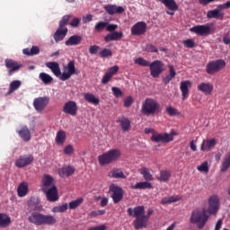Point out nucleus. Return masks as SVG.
<instances>
[{
  "label": "nucleus",
  "instance_id": "1",
  "mask_svg": "<svg viewBox=\"0 0 230 230\" xmlns=\"http://www.w3.org/2000/svg\"><path fill=\"white\" fill-rule=\"evenodd\" d=\"M128 215L136 218L133 221L136 230L146 229L148 227V219L154 215V209L148 208L147 214L145 215V206H137L134 208H128Z\"/></svg>",
  "mask_w": 230,
  "mask_h": 230
},
{
  "label": "nucleus",
  "instance_id": "2",
  "mask_svg": "<svg viewBox=\"0 0 230 230\" xmlns=\"http://www.w3.org/2000/svg\"><path fill=\"white\" fill-rule=\"evenodd\" d=\"M27 220L30 224L34 226H55L57 224V218L51 215H44L40 212L27 213Z\"/></svg>",
  "mask_w": 230,
  "mask_h": 230
},
{
  "label": "nucleus",
  "instance_id": "3",
  "mask_svg": "<svg viewBox=\"0 0 230 230\" xmlns=\"http://www.w3.org/2000/svg\"><path fill=\"white\" fill-rule=\"evenodd\" d=\"M73 18L72 14H66L62 17L59 21L58 27L55 33L53 34V39L55 42H62L64 39H66L69 29H67V24H69V21Z\"/></svg>",
  "mask_w": 230,
  "mask_h": 230
},
{
  "label": "nucleus",
  "instance_id": "4",
  "mask_svg": "<svg viewBox=\"0 0 230 230\" xmlns=\"http://www.w3.org/2000/svg\"><path fill=\"white\" fill-rule=\"evenodd\" d=\"M119 157H121L119 149H111L98 156V163L101 166H105V164H111L114 161H118Z\"/></svg>",
  "mask_w": 230,
  "mask_h": 230
},
{
  "label": "nucleus",
  "instance_id": "5",
  "mask_svg": "<svg viewBox=\"0 0 230 230\" xmlns=\"http://www.w3.org/2000/svg\"><path fill=\"white\" fill-rule=\"evenodd\" d=\"M208 218L209 216H208V211H206V209H195L191 213L190 222V224H198V228L203 229Z\"/></svg>",
  "mask_w": 230,
  "mask_h": 230
},
{
  "label": "nucleus",
  "instance_id": "6",
  "mask_svg": "<svg viewBox=\"0 0 230 230\" xmlns=\"http://www.w3.org/2000/svg\"><path fill=\"white\" fill-rule=\"evenodd\" d=\"M160 110L161 104L155 99L146 98L142 103L141 112L145 116H151L152 114H155V112H159Z\"/></svg>",
  "mask_w": 230,
  "mask_h": 230
},
{
  "label": "nucleus",
  "instance_id": "7",
  "mask_svg": "<svg viewBox=\"0 0 230 230\" xmlns=\"http://www.w3.org/2000/svg\"><path fill=\"white\" fill-rule=\"evenodd\" d=\"M224 67H226V61L224 59H217L207 64L206 72L208 75H215L218 71H222Z\"/></svg>",
  "mask_w": 230,
  "mask_h": 230
},
{
  "label": "nucleus",
  "instance_id": "8",
  "mask_svg": "<svg viewBox=\"0 0 230 230\" xmlns=\"http://www.w3.org/2000/svg\"><path fill=\"white\" fill-rule=\"evenodd\" d=\"M150 75L153 78H159L164 71V64L161 60H155L149 63Z\"/></svg>",
  "mask_w": 230,
  "mask_h": 230
},
{
  "label": "nucleus",
  "instance_id": "9",
  "mask_svg": "<svg viewBox=\"0 0 230 230\" xmlns=\"http://www.w3.org/2000/svg\"><path fill=\"white\" fill-rule=\"evenodd\" d=\"M110 193H111V199L114 204H119V202L123 200V188L113 183L110 186Z\"/></svg>",
  "mask_w": 230,
  "mask_h": 230
},
{
  "label": "nucleus",
  "instance_id": "10",
  "mask_svg": "<svg viewBox=\"0 0 230 230\" xmlns=\"http://www.w3.org/2000/svg\"><path fill=\"white\" fill-rule=\"evenodd\" d=\"M73 75H76V66H75V61L71 60L66 66H64V72L61 74L60 80L66 82Z\"/></svg>",
  "mask_w": 230,
  "mask_h": 230
},
{
  "label": "nucleus",
  "instance_id": "11",
  "mask_svg": "<svg viewBox=\"0 0 230 230\" xmlns=\"http://www.w3.org/2000/svg\"><path fill=\"white\" fill-rule=\"evenodd\" d=\"M191 33H195L198 37H208L211 35V26L209 24L196 25L190 29Z\"/></svg>",
  "mask_w": 230,
  "mask_h": 230
},
{
  "label": "nucleus",
  "instance_id": "12",
  "mask_svg": "<svg viewBox=\"0 0 230 230\" xmlns=\"http://www.w3.org/2000/svg\"><path fill=\"white\" fill-rule=\"evenodd\" d=\"M34 160L35 158L33 157V155H20L15 161V166L17 168H25V166H30Z\"/></svg>",
  "mask_w": 230,
  "mask_h": 230
},
{
  "label": "nucleus",
  "instance_id": "13",
  "mask_svg": "<svg viewBox=\"0 0 230 230\" xmlns=\"http://www.w3.org/2000/svg\"><path fill=\"white\" fill-rule=\"evenodd\" d=\"M5 67L8 69V75L12 76L13 73H17L22 67V65L12 58H6L4 60Z\"/></svg>",
  "mask_w": 230,
  "mask_h": 230
},
{
  "label": "nucleus",
  "instance_id": "14",
  "mask_svg": "<svg viewBox=\"0 0 230 230\" xmlns=\"http://www.w3.org/2000/svg\"><path fill=\"white\" fill-rule=\"evenodd\" d=\"M62 111L69 116H76L78 114V105L75 101H68L64 104Z\"/></svg>",
  "mask_w": 230,
  "mask_h": 230
},
{
  "label": "nucleus",
  "instance_id": "15",
  "mask_svg": "<svg viewBox=\"0 0 230 230\" xmlns=\"http://www.w3.org/2000/svg\"><path fill=\"white\" fill-rule=\"evenodd\" d=\"M49 104V97H38L33 101V107L38 112H42Z\"/></svg>",
  "mask_w": 230,
  "mask_h": 230
},
{
  "label": "nucleus",
  "instance_id": "16",
  "mask_svg": "<svg viewBox=\"0 0 230 230\" xmlns=\"http://www.w3.org/2000/svg\"><path fill=\"white\" fill-rule=\"evenodd\" d=\"M43 193H45L49 202H57L58 200V190L57 186L53 185L49 189H43Z\"/></svg>",
  "mask_w": 230,
  "mask_h": 230
},
{
  "label": "nucleus",
  "instance_id": "17",
  "mask_svg": "<svg viewBox=\"0 0 230 230\" xmlns=\"http://www.w3.org/2000/svg\"><path fill=\"white\" fill-rule=\"evenodd\" d=\"M220 206V199L217 196H211L208 199V213L209 215H217L218 213V207Z\"/></svg>",
  "mask_w": 230,
  "mask_h": 230
},
{
  "label": "nucleus",
  "instance_id": "18",
  "mask_svg": "<svg viewBox=\"0 0 230 230\" xmlns=\"http://www.w3.org/2000/svg\"><path fill=\"white\" fill-rule=\"evenodd\" d=\"M151 141L155 143H170V141H173V137L167 133L153 134Z\"/></svg>",
  "mask_w": 230,
  "mask_h": 230
},
{
  "label": "nucleus",
  "instance_id": "19",
  "mask_svg": "<svg viewBox=\"0 0 230 230\" xmlns=\"http://www.w3.org/2000/svg\"><path fill=\"white\" fill-rule=\"evenodd\" d=\"M146 33V22H137L131 27V35H145Z\"/></svg>",
  "mask_w": 230,
  "mask_h": 230
},
{
  "label": "nucleus",
  "instance_id": "20",
  "mask_svg": "<svg viewBox=\"0 0 230 230\" xmlns=\"http://www.w3.org/2000/svg\"><path fill=\"white\" fill-rule=\"evenodd\" d=\"M104 10L109 15L123 13V12H125V8L123 6H118L116 4H107L104 6Z\"/></svg>",
  "mask_w": 230,
  "mask_h": 230
},
{
  "label": "nucleus",
  "instance_id": "21",
  "mask_svg": "<svg viewBox=\"0 0 230 230\" xmlns=\"http://www.w3.org/2000/svg\"><path fill=\"white\" fill-rule=\"evenodd\" d=\"M217 145V140L215 138L203 140L200 150L201 152H209Z\"/></svg>",
  "mask_w": 230,
  "mask_h": 230
},
{
  "label": "nucleus",
  "instance_id": "22",
  "mask_svg": "<svg viewBox=\"0 0 230 230\" xmlns=\"http://www.w3.org/2000/svg\"><path fill=\"white\" fill-rule=\"evenodd\" d=\"M190 87H191L190 81H182L180 85V89L181 91V96L183 100H186L190 95Z\"/></svg>",
  "mask_w": 230,
  "mask_h": 230
},
{
  "label": "nucleus",
  "instance_id": "23",
  "mask_svg": "<svg viewBox=\"0 0 230 230\" xmlns=\"http://www.w3.org/2000/svg\"><path fill=\"white\" fill-rule=\"evenodd\" d=\"M46 66L49 67V69H50L53 73V75H55V76L59 77L62 76V72L60 71V65H58V63L57 62H48L46 63Z\"/></svg>",
  "mask_w": 230,
  "mask_h": 230
},
{
  "label": "nucleus",
  "instance_id": "24",
  "mask_svg": "<svg viewBox=\"0 0 230 230\" xmlns=\"http://www.w3.org/2000/svg\"><path fill=\"white\" fill-rule=\"evenodd\" d=\"M224 12H220L217 9L209 10L207 13V19H219V21H222L224 19Z\"/></svg>",
  "mask_w": 230,
  "mask_h": 230
},
{
  "label": "nucleus",
  "instance_id": "25",
  "mask_svg": "<svg viewBox=\"0 0 230 230\" xmlns=\"http://www.w3.org/2000/svg\"><path fill=\"white\" fill-rule=\"evenodd\" d=\"M75 173V168L71 165H66L58 170L59 177H71Z\"/></svg>",
  "mask_w": 230,
  "mask_h": 230
},
{
  "label": "nucleus",
  "instance_id": "26",
  "mask_svg": "<svg viewBox=\"0 0 230 230\" xmlns=\"http://www.w3.org/2000/svg\"><path fill=\"white\" fill-rule=\"evenodd\" d=\"M119 39H123V32L113 31L107 34L104 37L105 42H112V40H119Z\"/></svg>",
  "mask_w": 230,
  "mask_h": 230
},
{
  "label": "nucleus",
  "instance_id": "27",
  "mask_svg": "<svg viewBox=\"0 0 230 230\" xmlns=\"http://www.w3.org/2000/svg\"><path fill=\"white\" fill-rule=\"evenodd\" d=\"M18 134L23 141L28 142L31 139V132L26 126H23L20 130H18Z\"/></svg>",
  "mask_w": 230,
  "mask_h": 230
},
{
  "label": "nucleus",
  "instance_id": "28",
  "mask_svg": "<svg viewBox=\"0 0 230 230\" xmlns=\"http://www.w3.org/2000/svg\"><path fill=\"white\" fill-rule=\"evenodd\" d=\"M198 90L204 94H211L213 93V84L209 83H201L198 85Z\"/></svg>",
  "mask_w": 230,
  "mask_h": 230
},
{
  "label": "nucleus",
  "instance_id": "29",
  "mask_svg": "<svg viewBox=\"0 0 230 230\" xmlns=\"http://www.w3.org/2000/svg\"><path fill=\"white\" fill-rule=\"evenodd\" d=\"M66 46H78L82 44V36L73 35L67 40L65 41Z\"/></svg>",
  "mask_w": 230,
  "mask_h": 230
},
{
  "label": "nucleus",
  "instance_id": "30",
  "mask_svg": "<svg viewBox=\"0 0 230 230\" xmlns=\"http://www.w3.org/2000/svg\"><path fill=\"white\" fill-rule=\"evenodd\" d=\"M28 182L22 181L18 185L17 193L18 197H26L28 195Z\"/></svg>",
  "mask_w": 230,
  "mask_h": 230
},
{
  "label": "nucleus",
  "instance_id": "31",
  "mask_svg": "<svg viewBox=\"0 0 230 230\" xmlns=\"http://www.w3.org/2000/svg\"><path fill=\"white\" fill-rule=\"evenodd\" d=\"M117 123H119L123 132H128L130 130V119L128 118L119 119L117 120Z\"/></svg>",
  "mask_w": 230,
  "mask_h": 230
},
{
  "label": "nucleus",
  "instance_id": "32",
  "mask_svg": "<svg viewBox=\"0 0 230 230\" xmlns=\"http://www.w3.org/2000/svg\"><path fill=\"white\" fill-rule=\"evenodd\" d=\"M53 177L49 174H45L42 179V190H49L53 186Z\"/></svg>",
  "mask_w": 230,
  "mask_h": 230
},
{
  "label": "nucleus",
  "instance_id": "33",
  "mask_svg": "<svg viewBox=\"0 0 230 230\" xmlns=\"http://www.w3.org/2000/svg\"><path fill=\"white\" fill-rule=\"evenodd\" d=\"M177 73L175 72V68H173V65L169 66V75L163 77V82L165 84H168L172 80H173V77L176 76Z\"/></svg>",
  "mask_w": 230,
  "mask_h": 230
},
{
  "label": "nucleus",
  "instance_id": "34",
  "mask_svg": "<svg viewBox=\"0 0 230 230\" xmlns=\"http://www.w3.org/2000/svg\"><path fill=\"white\" fill-rule=\"evenodd\" d=\"M132 190H152V183L148 181L137 182L135 185L131 186Z\"/></svg>",
  "mask_w": 230,
  "mask_h": 230
},
{
  "label": "nucleus",
  "instance_id": "35",
  "mask_svg": "<svg viewBox=\"0 0 230 230\" xmlns=\"http://www.w3.org/2000/svg\"><path fill=\"white\" fill-rule=\"evenodd\" d=\"M66 131L58 130L57 132L56 138H55L56 144L62 146L64 145V143H66Z\"/></svg>",
  "mask_w": 230,
  "mask_h": 230
},
{
  "label": "nucleus",
  "instance_id": "36",
  "mask_svg": "<svg viewBox=\"0 0 230 230\" xmlns=\"http://www.w3.org/2000/svg\"><path fill=\"white\" fill-rule=\"evenodd\" d=\"M22 53L28 57H33L34 55H39L40 53V49L37 46H32L31 49H24Z\"/></svg>",
  "mask_w": 230,
  "mask_h": 230
},
{
  "label": "nucleus",
  "instance_id": "37",
  "mask_svg": "<svg viewBox=\"0 0 230 230\" xmlns=\"http://www.w3.org/2000/svg\"><path fill=\"white\" fill-rule=\"evenodd\" d=\"M21 85H22V83L19 80H14V81L11 82V84L9 85V91L7 92V95H10L13 93H15V91H17V89H19V87H21Z\"/></svg>",
  "mask_w": 230,
  "mask_h": 230
},
{
  "label": "nucleus",
  "instance_id": "38",
  "mask_svg": "<svg viewBox=\"0 0 230 230\" xmlns=\"http://www.w3.org/2000/svg\"><path fill=\"white\" fill-rule=\"evenodd\" d=\"M84 100L93 105H98V103H100V99L96 98L94 94L89 93H84Z\"/></svg>",
  "mask_w": 230,
  "mask_h": 230
},
{
  "label": "nucleus",
  "instance_id": "39",
  "mask_svg": "<svg viewBox=\"0 0 230 230\" xmlns=\"http://www.w3.org/2000/svg\"><path fill=\"white\" fill-rule=\"evenodd\" d=\"M140 173H141V175H143L145 181H146L147 182L154 181V176H152V173L150 172V169H148L146 167H143L140 170Z\"/></svg>",
  "mask_w": 230,
  "mask_h": 230
},
{
  "label": "nucleus",
  "instance_id": "40",
  "mask_svg": "<svg viewBox=\"0 0 230 230\" xmlns=\"http://www.w3.org/2000/svg\"><path fill=\"white\" fill-rule=\"evenodd\" d=\"M12 224V219L10 217L4 215V214H0V227H6Z\"/></svg>",
  "mask_w": 230,
  "mask_h": 230
},
{
  "label": "nucleus",
  "instance_id": "41",
  "mask_svg": "<svg viewBox=\"0 0 230 230\" xmlns=\"http://www.w3.org/2000/svg\"><path fill=\"white\" fill-rule=\"evenodd\" d=\"M164 4L165 8H168V10H171L172 12H177V10H179V6L175 0H167Z\"/></svg>",
  "mask_w": 230,
  "mask_h": 230
},
{
  "label": "nucleus",
  "instance_id": "42",
  "mask_svg": "<svg viewBox=\"0 0 230 230\" xmlns=\"http://www.w3.org/2000/svg\"><path fill=\"white\" fill-rule=\"evenodd\" d=\"M170 177H172V172H170V171H161L160 177H158V181H161L162 182H168V181H170Z\"/></svg>",
  "mask_w": 230,
  "mask_h": 230
},
{
  "label": "nucleus",
  "instance_id": "43",
  "mask_svg": "<svg viewBox=\"0 0 230 230\" xmlns=\"http://www.w3.org/2000/svg\"><path fill=\"white\" fill-rule=\"evenodd\" d=\"M111 177L113 179H127V175H125L121 169H113L111 171Z\"/></svg>",
  "mask_w": 230,
  "mask_h": 230
},
{
  "label": "nucleus",
  "instance_id": "44",
  "mask_svg": "<svg viewBox=\"0 0 230 230\" xmlns=\"http://www.w3.org/2000/svg\"><path fill=\"white\" fill-rule=\"evenodd\" d=\"M181 198L179 196H171L169 198H164L161 201V204H172L173 202H179Z\"/></svg>",
  "mask_w": 230,
  "mask_h": 230
},
{
  "label": "nucleus",
  "instance_id": "45",
  "mask_svg": "<svg viewBox=\"0 0 230 230\" xmlns=\"http://www.w3.org/2000/svg\"><path fill=\"white\" fill-rule=\"evenodd\" d=\"M40 79L41 80V82H43V84H45V85H49V84H51V82H53V77L46 73H40Z\"/></svg>",
  "mask_w": 230,
  "mask_h": 230
},
{
  "label": "nucleus",
  "instance_id": "46",
  "mask_svg": "<svg viewBox=\"0 0 230 230\" xmlns=\"http://www.w3.org/2000/svg\"><path fill=\"white\" fill-rule=\"evenodd\" d=\"M230 167V152L226 155L225 160L222 164L221 172H227Z\"/></svg>",
  "mask_w": 230,
  "mask_h": 230
},
{
  "label": "nucleus",
  "instance_id": "47",
  "mask_svg": "<svg viewBox=\"0 0 230 230\" xmlns=\"http://www.w3.org/2000/svg\"><path fill=\"white\" fill-rule=\"evenodd\" d=\"M81 204H84V199L79 198L75 200L71 201L68 205V208L69 209H76V208H78V206H80Z\"/></svg>",
  "mask_w": 230,
  "mask_h": 230
},
{
  "label": "nucleus",
  "instance_id": "48",
  "mask_svg": "<svg viewBox=\"0 0 230 230\" xmlns=\"http://www.w3.org/2000/svg\"><path fill=\"white\" fill-rule=\"evenodd\" d=\"M135 64L137 66H142V67H149L150 62L143 58H137L134 60Z\"/></svg>",
  "mask_w": 230,
  "mask_h": 230
},
{
  "label": "nucleus",
  "instance_id": "49",
  "mask_svg": "<svg viewBox=\"0 0 230 230\" xmlns=\"http://www.w3.org/2000/svg\"><path fill=\"white\" fill-rule=\"evenodd\" d=\"M67 208H68L67 203H65L63 205L54 207L52 208V212L53 213H64V212L67 211Z\"/></svg>",
  "mask_w": 230,
  "mask_h": 230
},
{
  "label": "nucleus",
  "instance_id": "50",
  "mask_svg": "<svg viewBox=\"0 0 230 230\" xmlns=\"http://www.w3.org/2000/svg\"><path fill=\"white\" fill-rule=\"evenodd\" d=\"M107 22H99L95 24L94 30L95 31H103L105 28H107Z\"/></svg>",
  "mask_w": 230,
  "mask_h": 230
},
{
  "label": "nucleus",
  "instance_id": "51",
  "mask_svg": "<svg viewBox=\"0 0 230 230\" xmlns=\"http://www.w3.org/2000/svg\"><path fill=\"white\" fill-rule=\"evenodd\" d=\"M111 55H112V50L109 49H104L100 52L99 57L101 58H107V57H111Z\"/></svg>",
  "mask_w": 230,
  "mask_h": 230
},
{
  "label": "nucleus",
  "instance_id": "52",
  "mask_svg": "<svg viewBox=\"0 0 230 230\" xmlns=\"http://www.w3.org/2000/svg\"><path fill=\"white\" fill-rule=\"evenodd\" d=\"M166 112L169 116H177L179 115V111H177V109L169 106L166 108Z\"/></svg>",
  "mask_w": 230,
  "mask_h": 230
},
{
  "label": "nucleus",
  "instance_id": "53",
  "mask_svg": "<svg viewBox=\"0 0 230 230\" xmlns=\"http://www.w3.org/2000/svg\"><path fill=\"white\" fill-rule=\"evenodd\" d=\"M111 91L116 98H121V96H123V92H121V90L116 86H113Z\"/></svg>",
  "mask_w": 230,
  "mask_h": 230
},
{
  "label": "nucleus",
  "instance_id": "54",
  "mask_svg": "<svg viewBox=\"0 0 230 230\" xmlns=\"http://www.w3.org/2000/svg\"><path fill=\"white\" fill-rule=\"evenodd\" d=\"M183 46L185 48L193 49L195 48V41L191 39L183 40Z\"/></svg>",
  "mask_w": 230,
  "mask_h": 230
},
{
  "label": "nucleus",
  "instance_id": "55",
  "mask_svg": "<svg viewBox=\"0 0 230 230\" xmlns=\"http://www.w3.org/2000/svg\"><path fill=\"white\" fill-rule=\"evenodd\" d=\"M198 170L199 172H205L206 173H208V172H209V166L208 165V162H204L199 166H198Z\"/></svg>",
  "mask_w": 230,
  "mask_h": 230
},
{
  "label": "nucleus",
  "instance_id": "56",
  "mask_svg": "<svg viewBox=\"0 0 230 230\" xmlns=\"http://www.w3.org/2000/svg\"><path fill=\"white\" fill-rule=\"evenodd\" d=\"M146 51L149 52V53H157L158 49L157 47H155L153 44H147L146 46Z\"/></svg>",
  "mask_w": 230,
  "mask_h": 230
},
{
  "label": "nucleus",
  "instance_id": "57",
  "mask_svg": "<svg viewBox=\"0 0 230 230\" xmlns=\"http://www.w3.org/2000/svg\"><path fill=\"white\" fill-rule=\"evenodd\" d=\"M74 152L75 148L71 145H68L64 148L65 155H71V154H74Z\"/></svg>",
  "mask_w": 230,
  "mask_h": 230
},
{
  "label": "nucleus",
  "instance_id": "58",
  "mask_svg": "<svg viewBox=\"0 0 230 230\" xmlns=\"http://www.w3.org/2000/svg\"><path fill=\"white\" fill-rule=\"evenodd\" d=\"M100 51V46L98 45H93L89 48V53L90 55H96Z\"/></svg>",
  "mask_w": 230,
  "mask_h": 230
},
{
  "label": "nucleus",
  "instance_id": "59",
  "mask_svg": "<svg viewBox=\"0 0 230 230\" xmlns=\"http://www.w3.org/2000/svg\"><path fill=\"white\" fill-rule=\"evenodd\" d=\"M228 8H230V1L217 5V8H216V10H218V12H222V10H227Z\"/></svg>",
  "mask_w": 230,
  "mask_h": 230
},
{
  "label": "nucleus",
  "instance_id": "60",
  "mask_svg": "<svg viewBox=\"0 0 230 230\" xmlns=\"http://www.w3.org/2000/svg\"><path fill=\"white\" fill-rule=\"evenodd\" d=\"M80 18H73V20L70 22V26H72V28H78V26L80 25Z\"/></svg>",
  "mask_w": 230,
  "mask_h": 230
},
{
  "label": "nucleus",
  "instance_id": "61",
  "mask_svg": "<svg viewBox=\"0 0 230 230\" xmlns=\"http://www.w3.org/2000/svg\"><path fill=\"white\" fill-rule=\"evenodd\" d=\"M102 215H105V210H93L90 213V217H102Z\"/></svg>",
  "mask_w": 230,
  "mask_h": 230
},
{
  "label": "nucleus",
  "instance_id": "62",
  "mask_svg": "<svg viewBox=\"0 0 230 230\" xmlns=\"http://www.w3.org/2000/svg\"><path fill=\"white\" fill-rule=\"evenodd\" d=\"M111 78H112V75L111 74H108V72H106V74L103 75L102 79V84H109V82H111Z\"/></svg>",
  "mask_w": 230,
  "mask_h": 230
},
{
  "label": "nucleus",
  "instance_id": "63",
  "mask_svg": "<svg viewBox=\"0 0 230 230\" xmlns=\"http://www.w3.org/2000/svg\"><path fill=\"white\" fill-rule=\"evenodd\" d=\"M118 30V25L117 24H107L106 25V31H110L111 33L116 31Z\"/></svg>",
  "mask_w": 230,
  "mask_h": 230
},
{
  "label": "nucleus",
  "instance_id": "64",
  "mask_svg": "<svg viewBox=\"0 0 230 230\" xmlns=\"http://www.w3.org/2000/svg\"><path fill=\"white\" fill-rule=\"evenodd\" d=\"M134 103V99H132V96H128L124 100V107H130Z\"/></svg>",
  "mask_w": 230,
  "mask_h": 230
}]
</instances>
